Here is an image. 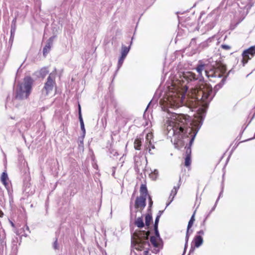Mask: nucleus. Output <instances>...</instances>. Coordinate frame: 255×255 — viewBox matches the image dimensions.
Listing matches in <instances>:
<instances>
[{
  "label": "nucleus",
  "instance_id": "f8f14e48",
  "mask_svg": "<svg viewBox=\"0 0 255 255\" xmlns=\"http://www.w3.org/2000/svg\"><path fill=\"white\" fill-rule=\"evenodd\" d=\"M12 226L15 229L14 232L18 235L23 236L25 234L24 228L26 225L23 224V227H21L20 224H11Z\"/></svg>",
  "mask_w": 255,
  "mask_h": 255
},
{
  "label": "nucleus",
  "instance_id": "f03ea898",
  "mask_svg": "<svg viewBox=\"0 0 255 255\" xmlns=\"http://www.w3.org/2000/svg\"><path fill=\"white\" fill-rule=\"evenodd\" d=\"M138 229L133 234L134 239L132 247L137 251H149L150 244L148 237L151 233V224H136Z\"/></svg>",
  "mask_w": 255,
  "mask_h": 255
},
{
  "label": "nucleus",
  "instance_id": "e433bc0d",
  "mask_svg": "<svg viewBox=\"0 0 255 255\" xmlns=\"http://www.w3.org/2000/svg\"><path fill=\"white\" fill-rule=\"evenodd\" d=\"M56 245H57V241H56L54 243V248L55 249H57L56 248Z\"/></svg>",
  "mask_w": 255,
  "mask_h": 255
},
{
  "label": "nucleus",
  "instance_id": "ddd939ff",
  "mask_svg": "<svg viewBox=\"0 0 255 255\" xmlns=\"http://www.w3.org/2000/svg\"><path fill=\"white\" fill-rule=\"evenodd\" d=\"M183 78L188 82L197 79V77L196 74L192 72L189 71L184 72L183 73Z\"/></svg>",
  "mask_w": 255,
  "mask_h": 255
},
{
  "label": "nucleus",
  "instance_id": "7ed1b4c3",
  "mask_svg": "<svg viewBox=\"0 0 255 255\" xmlns=\"http://www.w3.org/2000/svg\"><path fill=\"white\" fill-rule=\"evenodd\" d=\"M190 94L192 99L203 102L211 101L214 96L212 86L204 82H202L198 86L192 89Z\"/></svg>",
  "mask_w": 255,
  "mask_h": 255
},
{
  "label": "nucleus",
  "instance_id": "393cba45",
  "mask_svg": "<svg viewBox=\"0 0 255 255\" xmlns=\"http://www.w3.org/2000/svg\"><path fill=\"white\" fill-rule=\"evenodd\" d=\"M50 48H51V45H50V43H48L45 45V46L44 47L43 50V54L44 55H45L46 54H47L49 52V51L50 49Z\"/></svg>",
  "mask_w": 255,
  "mask_h": 255
},
{
  "label": "nucleus",
  "instance_id": "412c9836",
  "mask_svg": "<svg viewBox=\"0 0 255 255\" xmlns=\"http://www.w3.org/2000/svg\"><path fill=\"white\" fill-rule=\"evenodd\" d=\"M158 175V171L157 169H155L153 172L149 174V177L153 180H155Z\"/></svg>",
  "mask_w": 255,
  "mask_h": 255
},
{
  "label": "nucleus",
  "instance_id": "9d476101",
  "mask_svg": "<svg viewBox=\"0 0 255 255\" xmlns=\"http://www.w3.org/2000/svg\"><path fill=\"white\" fill-rule=\"evenodd\" d=\"M54 87H56L55 76L51 73L47 78L46 82L45 83L43 92H45L46 95L51 94Z\"/></svg>",
  "mask_w": 255,
  "mask_h": 255
},
{
  "label": "nucleus",
  "instance_id": "b1692460",
  "mask_svg": "<svg viewBox=\"0 0 255 255\" xmlns=\"http://www.w3.org/2000/svg\"><path fill=\"white\" fill-rule=\"evenodd\" d=\"M145 223H153L152 217L151 213H148L145 215Z\"/></svg>",
  "mask_w": 255,
  "mask_h": 255
},
{
  "label": "nucleus",
  "instance_id": "473e14b6",
  "mask_svg": "<svg viewBox=\"0 0 255 255\" xmlns=\"http://www.w3.org/2000/svg\"><path fill=\"white\" fill-rule=\"evenodd\" d=\"M143 255H151L148 251H144L143 252Z\"/></svg>",
  "mask_w": 255,
  "mask_h": 255
},
{
  "label": "nucleus",
  "instance_id": "f704fd0d",
  "mask_svg": "<svg viewBox=\"0 0 255 255\" xmlns=\"http://www.w3.org/2000/svg\"><path fill=\"white\" fill-rule=\"evenodd\" d=\"M198 234L200 235L199 236L203 235L204 234V231L203 230H201V231L198 232Z\"/></svg>",
  "mask_w": 255,
  "mask_h": 255
},
{
  "label": "nucleus",
  "instance_id": "6ab92c4d",
  "mask_svg": "<svg viewBox=\"0 0 255 255\" xmlns=\"http://www.w3.org/2000/svg\"><path fill=\"white\" fill-rule=\"evenodd\" d=\"M195 136V135H194V136L191 138L190 142H189L190 145H189V146H188V147L186 148V155H189V156H191V149L190 146L191 145V144H192V142L194 141Z\"/></svg>",
  "mask_w": 255,
  "mask_h": 255
},
{
  "label": "nucleus",
  "instance_id": "2eb2a0df",
  "mask_svg": "<svg viewBox=\"0 0 255 255\" xmlns=\"http://www.w3.org/2000/svg\"><path fill=\"white\" fill-rule=\"evenodd\" d=\"M192 243L194 244L195 247H199L203 243V239L201 236H195Z\"/></svg>",
  "mask_w": 255,
  "mask_h": 255
},
{
  "label": "nucleus",
  "instance_id": "a878e982",
  "mask_svg": "<svg viewBox=\"0 0 255 255\" xmlns=\"http://www.w3.org/2000/svg\"><path fill=\"white\" fill-rule=\"evenodd\" d=\"M162 213H163V211H159L158 214L157 215L156 219L155 220L154 223H158L159 218H160Z\"/></svg>",
  "mask_w": 255,
  "mask_h": 255
},
{
  "label": "nucleus",
  "instance_id": "423d86ee",
  "mask_svg": "<svg viewBox=\"0 0 255 255\" xmlns=\"http://www.w3.org/2000/svg\"><path fill=\"white\" fill-rule=\"evenodd\" d=\"M31 86L32 79L31 77L25 78L23 83L20 85L19 88L16 91V98L19 99L27 98L30 94Z\"/></svg>",
  "mask_w": 255,
  "mask_h": 255
},
{
  "label": "nucleus",
  "instance_id": "6e6552de",
  "mask_svg": "<svg viewBox=\"0 0 255 255\" xmlns=\"http://www.w3.org/2000/svg\"><path fill=\"white\" fill-rule=\"evenodd\" d=\"M151 224L150 225H151ZM155 236H152L150 238V242L152 246L155 248L158 249L162 248L163 242L160 238L159 232L158 231V224H152Z\"/></svg>",
  "mask_w": 255,
  "mask_h": 255
},
{
  "label": "nucleus",
  "instance_id": "f257e3e1",
  "mask_svg": "<svg viewBox=\"0 0 255 255\" xmlns=\"http://www.w3.org/2000/svg\"><path fill=\"white\" fill-rule=\"evenodd\" d=\"M167 123L172 127L174 145L176 148L180 149L184 146L182 139L186 136L188 130L189 116L187 115L172 113L168 117Z\"/></svg>",
  "mask_w": 255,
  "mask_h": 255
},
{
  "label": "nucleus",
  "instance_id": "9b49d317",
  "mask_svg": "<svg viewBox=\"0 0 255 255\" xmlns=\"http://www.w3.org/2000/svg\"><path fill=\"white\" fill-rule=\"evenodd\" d=\"M209 64L202 60H199L196 67V70L200 76H202L203 71H205L206 75V71L209 70Z\"/></svg>",
  "mask_w": 255,
  "mask_h": 255
},
{
  "label": "nucleus",
  "instance_id": "20e7f679",
  "mask_svg": "<svg viewBox=\"0 0 255 255\" xmlns=\"http://www.w3.org/2000/svg\"><path fill=\"white\" fill-rule=\"evenodd\" d=\"M188 88L186 86L183 88H175L174 90H170L167 94V104L172 108H178L184 102L185 93Z\"/></svg>",
  "mask_w": 255,
  "mask_h": 255
},
{
  "label": "nucleus",
  "instance_id": "bb28decb",
  "mask_svg": "<svg viewBox=\"0 0 255 255\" xmlns=\"http://www.w3.org/2000/svg\"><path fill=\"white\" fill-rule=\"evenodd\" d=\"M79 118L80 123H81V122H84L82 117V115H81V107L79 105Z\"/></svg>",
  "mask_w": 255,
  "mask_h": 255
},
{
  "label": "nucleus",
  "instance_id": "58836bf2",
  "mask_svg": "<svg viewBox=\"0 0 255 255\" xmlns=\"http://www.w3.org/2000/svg\"><path fill=\"white\" fill-rule=\"evenodd\" d=\"M148 136H149V135H148V134H147V135H146V137L147 139L148 138Z\"/></svg>",
  "mask_w": 255,
  "mask_h": 255
},
{
  "label": "nucleus",
  "instance_id": "c85d7f7f",
  "mask_svg": "<svg viewBox=\"0 0 255 255\" xmlns=\"http://www.w3.org/2000/svg\"><path fill=\"white\" fill-rule=\"evenodd\" d=\"M221 47L225 50H229L231 49V47L230 46L225 44L222 45Z\"/></svg>",
  "mask_w": 255,
  "mask_h": 255
},
{
  "label": "nucleus",
  "instance_id": "aec40b11",
  "mask_svg": "<svg viewBox=\"0 0 255 255\" xmlns=\"http://www.w3.org/2000/svg\"><path fill=\"white\" fill-rule=\"evenodd\" d=\"M129 50V47L125 46H122L121 50V56L126 57Z\"/></svg>",
  "mask_w": 255,
  "mask_h": 255
},
{
  "label": "nucleus",
  "instance_id": "39448f33",
  "mask_svg": "<svg viewBox=\"0 0 255 255\" xmlns=\"http://www.w3.org/2000/svg\"><path fill=\"white\" fill-rule=\"evenodd\" d=\"M226 72V67L223 65H220L217 67H213L209 69V70L206 71V76L209 79L210 81L214 82H216V79H220L223 77L221 80L222 84L225 81L226 76L225 74Z\"/></svg>",
  "mask_w": 255,
  "mask_h": 255
},
{
  "label": "nucleus",
  "instance_id": "dca6fc26",
  "mask_svg": "<svg viewBox=\"0 0 255 255\" xmlns=\"http://www.w3.org/2000/svg\"><path fill=\"white\" fill-rule=\"evenodd\" d=\"M1 182L4 185L5 187L8 186V178L7 173L5 172H2L1 177H0Z\"/></svg>",
  "mask_w": 255,
  "mask_h": 255
},
{
  "label": "nucleus",
  "instance_id": "c756f323",
  "mask_svg": "<svg viewBox=\"0 0 255 255\" xmlns=\"http://www.w3.org/2000/svg\"><path fill=\"white\" fill-rule=\"evenodd\" d=\"M195 214V212H194V213L192 215L190 220L188 222V223H193V222L195 221V219H194Z\"/></svg>",
  "mask_w": 255,
  "mask_h": 255
},
{
  "label": "nucleus",
  "instance_id": "5701e85b",
  "mask_svg": "<svg viewBox=\"0 0 255 255\" xmlns=\"http://www.w3.org/2000/svg\"><path fill=\"white\" fill-rule=\"evenodd\" d=\"M191 163V156H189V155H186L185 158L184 165L187 167H189L190 166Z\"/></svg>",
  "mask_w": 255,
  "mask_h": 255
},
{
  "label": "nucleus",
  "instance_id": "4be33fe9",
  "mask_svg": "<svg viewBox=\"0 0 255 255\" xmlns=\"http://www.w3.org/2000/svg\"><path fill=\"white\" fill-rule=\"evenodd\" d=\"M49 73L47 68L43 67L39 71L40 75L42 77H45Z\"/></svg>",
  "mask_w": 255,
  "mask_h": 255
},
{
  "label": "nucleus",
  "instance_id": "4468645a",
  "mask_svg": "<svg viewBox=\"0 0 255 255\" xmlns=\"http://www.w3.org/2000/svg\"><path fill=\"white\" fill-rule=\"evenodd\" d=\"M140 197H142L146 198L147 196H148V190L145 184H142L139 189Z\"/></svg>",
  "mask_w": 255,
  "mask_h": 255
},
{
  "label": "nucleus",
  "instance_id": "0eeeda50",
  "mask_svg": "<svg viewBox=\"0 0 255 255\" xmlns=\"http://www.w3.org/2000/svg\"><path fill=\"white\" fill-rule=\"evenodd\" d=\"M146 198L137 196L136 198L134 203V207L136 210V212H139L140 216L136 217L135 216L134 223H144L143 221V215H142V211L146 206Z\"/></svg>",
  "mask_w": 255,
  "mask_h": 255
},
{
  "label": "nucleus",
  "instance_id": "a211bd4d",
  "mask_svg": "<svg viewBox=\"0 0 255 255\" xmlns=\"http://www.w3.org/2000/svg\"><path fill=\"white\" fill-rule=\"evenodd\" d=\"M141 146V139L140 138H136L134 141V147L136 150H140Z\"/></svg>",
  "mask_w": 255,
  "mask_h": 255
},
{
  "label": "nucleus",
  "instance_id": "72a5a7b5",
  "mask_svg": "<svg viewBox=\"0 0 255 255\" xmlns=\"http://www.w3.org/2000/svg\"><path fill=\"white\" fill-rule=\"evenodd\" d=\"M192 225H193V224H188L187 233L188 232L189 229L192 227Z\"/></svg>",
  "mask_w": 255,
  "mask_h": 255
},
{
  "label": "nucleus",
  "instance_id": "cd10ccee",
  "mask_svg": "<svg viewBox=\"0 0 255 255\" xmlns=\"http://www.w3.org/2000/svg\"><path fill=\"white\" fill-rule=\"evenodd\" d=\"M148 199L149 200V207H151L153 204V201L152 200L151 197L150 195H148Z\"/></svg>",
  "mask_w": 255,
  "mask_h": 255
},
{
  "label": "nucleus",
  "instance_id": "f3484780",
  "mask_svg": "<svg viewBox=\"0 0 255 255\" xmlns=\"http://www.w3.org/2000/svg\"><path fill=\"white\" fill-rule=\"evenodd\" d=\"M179 187V186H177V187L174 186L173 187V189L171 190L170 195L169 196V199H170V202L167 204V206L171 203V202L173 200V198L176 195Z\"/></svg>",
  "mask_w": 255,
  "mask_h": 255
},
{
  "label": "nucleus",
  "instance_id": "4c0bfd02",
  "mask_svg": "<svg viewBox=\"0 0 255 255\" xmlns=\"http://www.w3.org/2000/svg\"><path fill=\"white\" fill-rule=\"evenodd\" d=\"M115 174V171L114 170L113 173V176H114Z\"/></svg>",
  "mask_w": 255,
  "mask_h": 255
},
{
  "label": "nucleus",
  "instance_id": "1a4fd4ad",
  "mask_svg": "<svg viewBox=\"0 0 255 255\" xmlns=\"http://www.w3.org/2000/svg\"><path fill=\"white\" fill-rule=\"evenodd\" d=\"M255 55V45L244 50L242 54V60L241 62L245 66L250 60H251Z\"/></svg>",
  "mask_w": 255,
  "mask_h": 255
},
{
  "label": "nucleus",
  "instance_id": "2f4dec72",
  "mask_svg": "<svg viewBox=\"0 0 255 255\" xmlns=\"http://www.w3.org/2000/svg\"><path fill=\"white\" fill-rule=\"evenodd\" d=\"M80 126H81V129L85 132V127H84V122H81L80 123Z\"/></svg>",
  "mask_w": 255,
  "mask_h": 255
},
{
  "label": "nucleus",
  "instance_id": "c9c22d12",
  "mask_svg": "<svg viewBox=\"0 0 255 255\" xmlns=\"http://www.w3.org/2000/svg\"><path fill=\"white\" fill-rule=\"evenodd\" d=\"M3 215L2 211L0 209V217H2Z\"/></svg>",
  "mask_w": 255,
  "mask_h": 255
},
{
  "label": "nucleus",
  "instance_id": "7c9ffc66",
  "mask_svg": "<svg viewBox=\"0 0 255 255\" xmlns=\"http://www.w3.org/2000/svg\"><path fill=\"white\" fill-rule=\"evenodd\" d=\"M125 58H126L125 57H123L122 56H121V57L120 58V59L119 60V65H122L123 64Z\"/></svg>",
  "mask_w": 255,
  "mask_h": 255
}]
</instances>
